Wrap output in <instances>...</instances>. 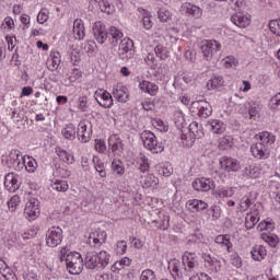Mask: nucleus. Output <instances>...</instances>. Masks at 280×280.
Wrapping results in <instances>:
<instances>
[{
  "instance_id": "obj_1",
  "label": "nucleus",
  "mask_w": 280,
  "mask_h": 280,
  "mask_svg": "<svg viewBox=\"0 0 280 280\" xmlns=\"http://www.w3.org/2000/svg\"><path fill=\"white\" fill-rule=\"evenodd\" d=\"M258 140L252 144L250 152L255 159H268L270 156V148H272L277 137L268 131H262L256 135Z\"/></svg>"
},
{
  "instance_id": "obj_2",
  "label": "nucleus",
  "mask_w": 280,
  "mask_h": 280,
  "mask_svg": "<svg viewBox=\"0 0 280 280\" xmlns=\"http://www.w3.org/2000/svg\"><path fill=\"white\" fill-rule=\"evenodd\" d=\"M93 34H94L95 40L100 43V45H104L107 38H109L114 47H117V45L119 44V40L124 38V33L115 26L109 27V31L107 33L106 26H104V23L102 22H95L93 26Z\"/></svg>"
},
{
  "instance_id": "obj_3",
  "label": "nucleus",
  "mask_w": 280,
  "mask_h": 280,
  "mask_svg": "<svg viewBox=\"0 0 280 280\" xmlns=\"http://www.w3.org/2000/svg\"><path fill=\"white\" fill-rule=\"evenodd\" d=\"M60 261H65L70 275H80L84 270V259L78 252H69L62 248L59 254Z\"/></svg>"
},
{
  "instance_id": "obj_4",
  "label": "nucleus",
  "mask_w": 280,
  "mask_h": 280,
  "mask_svg": "<svg viewBox=\"0 0 280 280\" xmlns=\"http://www.w3.org/2000/svg\"><path fill=\"white\" fill-rule=\"evenodd\" d=\"M110 261V254H107L106 250L97 252H88L84 258V266L89 270H104Z\"/></svg>"
},
{
  "instance_id": "obj_5",
  "label": "nucleus",
  "mask_w": 280,
  "mask_h": 280,
  "mask_svg": "<svg viewBox=\"0 0 280 280\" xmlns=\"http://www.w3.org/2000/svg\"><path fill=\"white\" fill-rule=\"evenodd\" d=\"M140 139L143 142V145L152 154H159L165 150L163 142H159L156 136L152 131L144 130L140 135Z\"/></svg>"
},
{
  "instance_id": "obj_6",
  "label": "nucleus",
  "mask_w": 280,
  "mask_h": 280,
  "mask_svg": "<svg viewBox=\"0 0 280 280\" xmlns=\"http://www.w3.org/2000/svg\"><path fill=\"white\" fill-rule=\"evenodd\" d=\"M200 51L203 54L205 60H212L213 54H218L222 49V44L215 39L205 40L199 44Z\"/></svg>"
},
{
  "instance_id": "obj_7",
  "label": "nucleus",
  "mask_w": 280,
  "mask_h": 280,
  "mask_svg": "<svg viewBox=\"0 0 280 280\" xmlns=\"http://www.w3.org/2000/svg\"><path fill=\"white\" fill-rule=\"evenodd\" d=\"M62 229L60 226H52L46 233V244L50 248H56L59 244H62Z\"/></svg>"
},
{
  "instance_id": "obj_8",
  "label": "nucleus",
  "mask_w": 280,
  "mask_h": 280,
  "mask_svg": "<svg viewBox=\"0 0 280 280\" xmlns=\"http://www.w3.org/2000/svg\"><path fill=\"white\" fill-rule=\"evenodd\" d=\"M190 109L192 113H197L203 119L211 117L213 113V108L211 107V104H209V102L207 101L192 102Z\"/></svg>"
},
{
  "instance_id": "obj_9",
  "label": "nucleus",
  "mask_w": 280,
  "mask_h": 280,
  "mask_svg": "<svg viewBox=\"0 0 280 280\" xmlns=\"http://www.w3.org/2000/svg\"><path fill=\"white\" fill-rule=\"evenodd\" d=\"M135 52V42L130 38H122L119 43L118 56L121 60H126L128 58H132V54Z\"/></svg>"
},
{
  "instance_id": "obj_10",
  "label": "nucleus",
  "mask_w": 280,
  "mask_h": 280,
  "mask_svg": "<svg viewBox=\"0 0 280 280\" xmlns=\"http://www.w3.org/2000/svg\"><path fill=\"white\" fill-rule=\"evenodd\" d=\"M40 201L36 198H32L26 202L25 209H24V215L27 220H36L38 215H40Z\"/></svg>"
},
{
  "instance_id": "obj_11",
  "label": "nucleus",
  "mask_w": 280,
  "mask_h": 280,
  "mask_svg": "<svg viewBox=\"0 0 280 280\" xmlns=\"http://www.w3.org/2000/svg\"><path fill=\"white\" fill-rule=\"evenodd\" d=\"M94 98L96 100L97 104L103 108H113V96L106 90H97L94 93Z\"/></svg>"
},
{
  "instance_id": "obj_12",
  "label": "nucleus",
  "mask_w": 280,
  "mask_h": 280,
  "mask_svg": "<svg viewBox=\"0 0 280 280\" xmlns=\"http://www.w3.org/2000/svg\"><path fill=\"white\" fill-rule=\"evenodd\" d=\"M19 175L14 173H9L4 176V187L10 194H14V191H19L21 187V182L19 180Z\"/></svg>"
},
{
  "instance_id": "obj_13",
  "label": "nucleus",
  "mask_w": 280,
  "mask_h": 280,
  "mask_svg": "<svg viewBox=\"0 0 280 280\" xmlns=\"http://www.w3.org/2000/svg\"><path fill=\"white\" fill-rule=\"evenodd\" d=\"M192 187L196 191H211L215 189V182L209 178H197L192 182Z\"/></svg>"
},
{
  "instance_id": "obj_14",
  "label": "nucleus",
  "mask_w": 280,
  "mask_h": 280,
  "mask_svg": "<svg viewBox=\"0 0 280 280\" xmlns=\"http://www.w3.org/2000/svg\"><path fill=\"white\" fill-rule=\"evenodd\" d=\"M231 21L236 27H248L250 25V14L238 12L231 16Z\"/></svg>"
},
{
  "instance_id": "obj_15",
  "label": "nucleus",
  "mask_w": 280,
  "mask_h": 280,
  "mask_svg": "<svg viewBox=\"0 0 280 280\" xmlns=\"http://www.w3.org/2000/svg\"><path fill=\"white\" fill-rule=\"evenodd\" d=\"M219 163L225 172H237L240 170V162L233 158L222 156Z\"/></svg>"
},
{
  "instance_id": "obj_16",
  "label": "nucleus",
  "mask_w": 280,
  "mask_h": 280,
  "mask_svg": "<svg viewBox=\"0 0 280 280\" xmlns=\"http://www.w3.org/2000/svg\"><path fill=\"white\" fill-rule=\"evenodd\" d=\"M180 11L184 12V14H188V16H192L194 19H200L202 16V8L189 2L184 3Z\"/></svg>"
},
{
  "instance_id": "obj_17",
  "label": "nucleus",
  "mask_w": 280,
  "mask_h": 280,
  "mask_svg": "<svg viewBox=\"0 0 280 280\" xmlns=\"http://www.w3.org/2000/svg\"><path fill=\"white\" fill-rule=\"evenodd\" d=\"M77 137L81 143H89L91 141V130H88L86 121L82 120L79 122Z\"/></svg>"
},
{
  "instance_id": "obj_18",
  "label": "nucleus",
  "mask_w": 280,
  "mask_h": 280,
  "mask_svg": "<svg viewBox=\"0 0 280 280\" xmlns=\"http://www.w3.org/2000/svg\"><path fill=\"white\" fill-rule=\"evenodd\" d=\"M21 158H23L21 151L13 149L9 154L8 163H12V167H14V170H23V160Z\"/></svg>"
},
{
  "instance_id": "obj_19",
  "label": "nucleus",
  "mask_w": 280,
  "mask_h": 280,
  "mask_svg": "<svg viewBox=\"0 0 280 280\" xmlns=\"http://www.w3.org/2000/svg\"><path fill=\"white\" fill-rule=\"evenodd\" d=\"M168 270L174 280L183 279V271H180V260L172 259L168 261Z\"/></svg>"
},
{
  "instance_id": "obj_20",
  "label": "nucleus",
  "mask_w": 280,
  "mask_h": 280,
  "mask_svg": "<svg viewBox=\"0 0 280 280\" xmlns=\"http://www.w3.org/2000/svg\"><path fill=\"white\" fill-rule=\"evenodd\" d=\"M209 205L202 200L191 199L187 201V209L191 213H197V211H205Z\"/></svg>"
},
{
  "instance_id": "obj_21",
  "label": "nucleus",
  "mask_w": 280,
  "mask_h": 280,
  "mask_svg": "<svg viewBox=\"0 0 280 280\" xmlns=\"http://www.w3.org/2000/svg\"><path fill=\"white\" fill-rule=\"evenodd\" d=\"M60 52H51L49 58L46 61V67L49 71H57L58 67H60Z\"/></svg>"
},
{
  "instance_id": "obj_22",
  "label": "nucleus",
  "mask_w": 280,
  "mask_h": 280,
  "mask_svg": "<svg viewBox=\"0 0 280 280\" xmlns=\"http://www.w3.org/2000/svg\"><path fill=\"white\" fill-rule=\"evenodd\" d=\"M106 237H108V234H106L105 231L97 232V234H91L89 237V244L90 246H102L104 242H106Z\"/></svg>"
},
{
  "instance_id": "obj_23",
  "label": "nucleus",
  "mask_w": 280,
  "mask_h": 280,
  "mask_svg": "<svg viewBox=\"0 0 280 280\" xmlns=\"http://www.w3.org/2000/svg\"><path fill=\"white\" fill-rule=\"evenodd\" d=\"M73 34L75 40H82L86 33L84 32V22L80 19H77L73 23Z\"/></svg>"
},
{
  "instance_id": "obj_24",
  "label": "nucleus",
  "mask_w": 280,
  "mask_h": 280,
  "mask_svg": "<svg viewBox=\"0 0 280 280\" xmlns=\"http://www.w3.org/2000/svg\"><path fill=\"white\" fill-rule=\"evenodd\" d=\"M56 154L59 156L60 161L67 163V165H73V163H75V158L73 154L67 152L62 148H57Z\"/></svg>"
},
{
  "instance_id": "obj_25",
  "label": "nucleus",
  "mask_w": 280,
  "mask_h": 280,
  "mask_svg": "<svg viewBox=\"0 0 280 280\" xmlns=\"http://www.w3.org/2000/svg\"><path fill=\"white\" fill-rule=\"evenodd\" d=\"M252 258L255 261H261V259H264V257H266V255H268V252L266 250V247L262 245H255L252 248Z\"/></svg>"
},
{
  "instance_id": "obj_26",
  "label": "nucleus",
  "mask_w": 280,
  "mask_h": 280,
  "mask_svg": "<svg viewBox=\"0 0 280 280\" xmlns=\"http://www.w3.org/2000/svg\"><path fill=\"white\" fill-rule=\"evenodd\" d=\"M113 95L115 97V100H117V102H122L126 103L128 102V89L126 88H116L113 91Z\"/></svg>"
},
{
  "instance_id": "obj_27",
  "label": "nucleus",
  "mask_w": 280,
  "mask_h": 280,
  "mask_svg": "<svg viewBox=\"0 0 280 280\" xmlns=\"http://www.w3.org/2000/svg\"><path fill=\"white\" fill-rule=\"evenodd\" d=\"M222 86H224V78L218 74L213 75L207 84L209 91H211V89H222Z\"/></svg>"
},
{
  "instance_id": "obj_28",
  "label": "nucleus",
  "mask_w": 280,
  "mask_h": 280,
  "mask_svg": "<svg viewBox=\"0 0 280 280\" xmlns=\"http://www.w3.org/2000/svg\"><path fill=\"white\" fill-rule=\"evenodd\" d=\"M208 124L211 128V131L214 135H222V132L226 130V126L224 125V122H222V120L214 119V120H210Z\"/></svg>"
},
{
  "instance_id": "obj_29",
  "label": "nucleus",
  "mask_w": 280,
  "mask_h": 280,
  "mask_svg": "<svg viewBox=\"0 0 280 280\" xmlns=\"http://www.w3.org/2000/svg\"><path fill=\"white\" fill-rule=\"evenodd\" d=\"M188 130L190 132V135H192V137H195V139H201V137H203V132H202V125H199L198 121H192L189 127Z\"/></svg>"
},
{
  "instance_id": "obj_30",
  "label": "nucleus",
  "mask_w": 280,
  "mask_h": 280,
  "mask_svg": "<svg viewBox=\"0 0 280 280\" xmlns=\"http://www.w3.org/2000/svg\"><path fill=\"white\" fill-rule=\"evenodd\" d=\"M21 160L23 167H25V170H27L31 174H33L34 170H36L38 166L36 160H34L32 156L21 158Z\"/></svg>"
},
{
  "instance_id": "obj_31",
  "label": "nucleus",
  "mask_w": 280,
  "mask_h": 280,
  "mask_svg": "<svg viewBox=\"0 0 280 280\" xmlns=\"http://www.w3.org/2000/svg\"><path fill=\"white\" fill-rule=\"evenodd\" d=\"M261 240H264L266 244L270 245L271 248L277 247V245L279 244V236L271 233H262Z\"/></svg>"
},
{
  "instance_id": "obj_32",
  "label": "nucleus",
  "mask_w": 280,
  "mask_h": 280,
  "mask_svg": "<svg viewBox=\"0 0 280 280\" xmlns=\"http://www.w3.org/2000/svg\"><path fill=\"white\" fill-rule=\"evenodd\" d=\"M183 264L184 266H187L189 270H194L195 266H198V260L195 259L194 254H185L183 256Z\"/></svg>"
},
{
  "instance_id": "obj_33",
  "label": "nucleus",
  "mask_w": 280,
  "mask_h": 280,
  "mask_svg": "<svg viewBox=\"0 0 280 280\" xmlns=\"http://www.w3.org/2000/svg\"><path fill=\"white\" fill-rule=\"evenodd\" d=\"M51 188L56 191H67L69 189V184L67 180L55 179L51 184Z\"/></svg>"
},
{
  "instance_id": "obj_34",
  "label": "nucleus",
  "mask_w": 280,
  "mask_h": 280,
  "mask_svg": "<svg viewBox=\"0 0 280 280\" xmlns=\"http://www.w3.org/2000/svg\"><path fill=\"white\" fill-rule=\"evenodd\" d=\"M98 8L101 12H105L106 14H113L115 12V7L110 5V1L108 0H100Z\"/></svg>"
},
{
  "instance_id": "obj_35",
  "label": "nucleus",
  "mask_w": 280,
  "mask_h": 280,
  "mask_svg": "<svg viewBox=\"0 0 280 280\" xmlns=\"http://www.w3.org/2000/svg\"><path fill=\"white\" fill-rule=\"evenodd\" d=\"M243 172L245 176H248V178H259V175L261 174L257 166H247Z\"/></svg>"
},
{
  "instance_id": "obj_36",
  "label": "nucleus",
  "mask_w": 280,
  "mask_h": 280,
  "mask_svg": "<svg viewBox=\"0 0 280 280\" xmlns=\"http://www.w3.org/2000/svg\"><path fill=\"white\" fill-rule=\"evenodd\" d=\"M154 51L158 58H161V60H167V58H170V50H167V48L163 45L155 46Z\"/></svg>"
},
{
  "instance_id": "obj_37",
  "label": "nucleus",
  "mask_w": 280,
  "mask_h": 280,
  "mask_svg": "<svg viewBox=\"0 0 280 280\" xmlns=\"http://www.w3.org/2000/svg\"><path fill=\"white\" fill-rule=\"evenodd\" d=\"M94 167L98 172L101 178H106V168L104 167V162L98 158L93 159Z\"/></svg>"
},
{
  "instance_id": "obj_38",
  "label": "nucleus",
  "mask_w": 280,
  "mask_h": 280,
  "mask_svg": "<svg viewBox=\"0 0 280 280\" xmlns=\"http://www.w3.org/2000/svg\"><path fill=\"white\" fill-rule=\"evenodd\" d=\"M217 196L219 198H232V196H235V188L233 187L220 188L217 191Z\"/></svg>"
},
{
  "instance_id": "obj_39",
  "label": "nucleus",
  "mask_w": 280,
  "mask_h": 280,
  "mask_svg": "<svg viewBox=\"0 0 280 280\" xmlns=\"http://www.w3.org/2000/svg\"><path fill=\"white\" fill-rule=\"evenodd\" d=\"M140 12H141V14H142V16H143L142 23H143L144 30H152L153 23H152L151 16H150V12H148V11L144 10V9H141Z\"/></svg>"
},
{
  "instance_id": "obj_40",
  "label": "nucleus",
  "mask_w": 280,
  "mask_h": 280,
  "mask_svg": "<svg viewBox=\"0 0 280 280\" xmlns=\"http://www.w3.org/2000/svg\"><path fill=\"white\" fill-rule=\"evenodd\" d=\"M112 167H113V170L116 174H118L119 176H124V174L126 172V167L124 166V162H121L120 160H114L112 162Z\"/></svg>"
},
{
  "instance_id": "obj_41",
  "label": "nucleus",
  "mask_w": 280,
  "mask_h": 280,
  "mask_svg": "<svg viewBox=\"0 0 280 280\" xmlns=\"http://www.w3.org/2000/svg\"><path fill=\"white\" fill-rule=\"evenodd\" d=\"M215 243L221 244L222 246H226L228 250H230L233 246V243H231V238H229V235H218L215 237Z\"/></svg>"
},
{
  "instance_id": "obj_42",
  "label": "nucleus",
  "mask_w": 280,
  "mask_h": 280,
  "mask_svg": "<svg viewBox=\"0 0 280 280\" xmlns=\"http://www.w3.org/2000/svg\"><path fill=\"white\" fill-rule=\"evenodd\" d=\"M138 170L145 174L150 170V163L148 162V158L141 156L138 161Z\"/></svg>"
},
{
  "instance_id": "obj_43",
  "label": "nucleus",
  "mask_w": 280,
  "mask_h": 280,
  "mask_svg": "<svg viewBox=\"0 0 280 280\" xmlns=\"http://www.w3.org/2000/svg\"><path fill=\"white\" fill-rule=\"evenodd\" d=\"M61 135H63L65 139H69L71 141L75 139V128L73 126H68L62 129Z\"/></svg>"
},
{
  "instance_id": "obj_44",
  "label": "nucleus",
  "mask_w": 280,
  "mask_h": 280,
  "mask_svg": "<svg viewBox=\"0 0 280 280\" xmlns=\"http://www.w3.org/2000/svg\"><path fill=\"white\" fill-rule=\"evenodd\" d=\"M232 147H233V138L231 136L223 137L220 140L219 148L221 150H226L228 148H232Z\"/></svg>"
},
{
  "instance_id": "obj_45",
  "label": "nucleus",
  "mask_w": 280,
  "mask_h": 280,
  "mask_svg": "<svg viewBox=\"0 0 280 280\" xmlns=\"http://www.w3.org/2000/svg\"><path fill=\"white\" fill-rule=\"evenodd\" d=\"M257 222H259V219H257V217H255V214H247V217L245 219V226L247 230L254 229L255 224H257Z\"/></svg>"
},
{
  "instance_id": "obj_46",
  "label": "nucleus",
  "mask_w": 280,
  "mask_h": 280,
  "mask_svg": "<svg viewBox=\"0 0 280 280\" xmlns=\"http://www.w3.org/2000/svg\"><path fill=\"white\" fill-rule=\"evenodd\" d=\"M254 203H255V199L244 197L241 200L240 209H241V211H248V209H250V206L254 205Z\"/></svg>"
},
{
  "instance_id": "obj_47",
  "label": "nucleus",
  "mask_w": 280,
  "mask_h": 280,
  "mask_svg": "<svg viewBox=\"0 0 280 280\" xmlns=\"http://www.w3.org/2000/svg\"><path fill=\"white\" fill-rule=\"evenodd\" d=\"M269 30L276 36H280V20H271L269 22Z\"/></svg>"
},
{
  "instance_id": "obj_48",
  "label": "nucleus",
  "mask_w": 280,
  "mask_h": 280,
  "mask_svg": "<svg viewBox=\"0 0 280 280\" xmlns=\"http://www.w3.org/2000/svg\"><path fill=\"white\" fill-rule=\"evenodd\" d=\"M95 47H97V45L93 40H88L82 44V50L85 51V54H93Z\"/></svg>"
},
{
  "instance_id": "obj_49",
  "label": "nucleus",
  "mask_w": 280,
  "mask_h": 280,
  "mask_svg": "<svg viewBox=\"0 0 280 280\" xmlns=\"http://www.w3.org/2000/svg\"><path fill=\"white\" fill-rule=\"evenodd\" d=\"M109 145L112 148V152H124V142L118 139L115 142L113 140H109Z\"/></svg>"
},
{
  "instance_id": "obj_50",
  "label": "nucleus",
  "mask_w": 280,
  "mask_h": 280,
  "mask_svg": "<svg viewBox=\"0 0 280 280\" xmlns=\"http://www.w3.org/2000/svg\"><path fill=\"white\" fill-rule=\"evenodd\" d=\"M19 205H21V197L16 195L11 197V199L8 201L10 211H16V207H19Z\"/></svg>"
},
{
  "instance_id": "obj_51",
  "label": "nucleus",
  "mask_w": 280,
  "mask_h": 280,
  "mask_svg": "<svg viewBox=\"0 0 280 280\" xmlns=\"http://www.w3.org/2000/svg\"><path fill=\"white\" fill-rule=\"evenodd\" d=\"M158 16L160 21H162V23H167V21L172 19V13L166 9H160V11L158 12Z\"/></svg>"
},
{
  "instance_id": "obj_52",
  "label": "nucleus",
  "mask_w": 280,
  "mask_h": 280,
  "mask_svg": "<svg viewBox=\"0 0 280 280\" xmlns=\"http://www.w3.org/2000/svg\"><path fill=\"white\" fill-rule=\"evenodd\" d=\"M272 229H275V223L270 221H261L257 226L258 231H272Z\"/></svg>"
},
{
  "instance_id": "obj_53",
  "label": "nucleus",
  "mask_w": 280,
  "mask_h": 280,
  "mask_svg": "<svg viewBox=\"0 0 280 280\" xmlns=\"http://www.w3.org/2000/svg\"><path fill=\"white\" fill-rule=\"evenodd\" d=\"M221 213H222V210L220 209V206H212L210 208V214L212 220H220Z\"/></svg>"
},
{
  "instance_id": "obj_54",
  "label": "nucleus",
  "mask_w": 280,
  "mask_h": 280,
  "mask_svg": "<svg viewBox=\"0 0 280 280\" xmlns=\"http://www.w3.org/2000/svg\"><path fill=\"white\" fill-rule=\"evenodd\" d=\"M55 174L56 176H60V178H69V176H71V171L63 167H58Z\"/></svg>"
},
{
  "instance_id": "obj_55",
  "label": "nucleus",
  "mask_w": 280,
  "mask_h": 280,
  "mask_svg": "<svg viewBox=\"0 0 280 280\" xmlns=\"http://www.w3.org/2000/svg\"><path fill=\"white\" fill-rule=\"evenodd\" d=\"M126 248H128V244L126 243V241H119L116 244V253L118 255H124V253H126Z\"/></svg>"
},
{
  "instance_id": "obj_56",
  "label": "nucleus",
  "mask_w": 280,
  "mask_h": 280,
  "mask_svg": "<svg viewBox=\"0 0 280 280\" xmlns=\"http://www.w3.org/2000/svg\"><path fill=\"white\" fill-rule=\"evenodd\" d=\"M140 280H154V271L145 269L140 276Z\"/></svg>"
},
{
  "instance_id": "obj_57",
  "label": "nucleus",
  "mask_w": 280,
  "mask_h": 280,
  "mask_svg": "<svg viewBox=\"0 0 280 280\" xmlns=\"http://www.w3.org/2000/svg\"><path fill=\"white\" fill-rule=\"evenodd\" d=\"M231 264L235 266V268H242V258L237 254L231 255Z\"/></svg>"
},
{
  "instance_id": "obj_58",
  "label": "nucleus",
  "mask_w": 280,
  "mask_h": 280,
  "mask_svg": "<svg viewBox=\"0 0 280 280\" xmlns=\"http://www.w3.org/2000/svg\"><path fill=\"white\" fill-rule=\"evenodd\" d=\"M156 185V177L154 175H148L144 179V187H154Z\"/></svg>"
},
{
  "instance_id": "obj_59",
  "label": "nucleus",
  "mask_w": 280,
  "mask_h": 280,
  "mask_svg": "<svg viewBox=\"0 0 280 280\" xmlns=\"http://www.w3.org/2000/svg\"><path fill=\"white\" fill-rule=\"evenodd\" d=\"M147 93H149V95H156V93H159V85L149 82V85L147 88Z\"/></svg>"
},
{
  "instance_id": "obj_60",
  "label": "nucleus",
  "mask_w": 280,
  "mask_h": 280,
  "mask_svg": "<svg viewBox=\"0 0 280 280\" xmlns=\"http://www.w3.org/2000/svg\"><path fill=\"white\" fill-rule=\"evenodd\" d=\"M49 19V15H47V11L42 10L38 15H37V22L43 24V23H47Z\"/></svg>"
},
{
  "instance_id": "obj_61",
  "label": "nucleus",
  "mask_w": 280,
  "mask_h": 280,
  "mask_svg": "<svg viewBox=\"0 0 280 280\" xmlns=\"http://www.w3.org/2000/svg\"><path fill=\"white\" fill-rule=\"evenodd\" d=\"M1 27L2 30H5V28L12 30V27H14V20H12V18L10 16L5 18Z\"/></svg>"
},
{
  "instance_id": "obj_62",
  "label": "nucleus",
  "mask_w": 280,
  "mask_h": 280,
  "mask_svg": "<svg viewBox=\"0 0 280 280\" xmlns=\"http://www.w3.org/2000/svg\"><path fill=\"white\" fill-rule=\"evenodd\" d=\"M95 150L97 152H105L106 151V142L96 139L95 140Z\"/></svg>"
},
{
  "instance_id": "obj_63",
  "label": "nucleus",
  "mask_w": 280,
  "mask_h": 280,
  "mask_svg": "<svg viewBox=\"0 0 280 280\" xmlns=\"http://www.w3.org/2000/svg\"><path fill=\"white\" fill-rule=\"evenodd\" d=\"M70 59L72 60L73 65H77V62H80V52L78 50H72L70 52Z\"/></svg>"
},
{
  "instance_id": "obj_64",
  "label": "nucleus",
  "mask_w": 280,
  "mask_h": 280,
  "mask_svg": "<svg viewBox=\"0 0 280 280\" xmlns=\"http://www.w3.org/2000/svg\"><path fill=\"white\" fill-rule=\"evenodd\" d=\"M189 280H211V277H209L207 273H198L192 276Z\"/></svg>"
}]
</instances>
